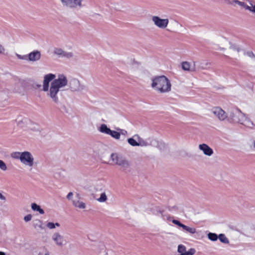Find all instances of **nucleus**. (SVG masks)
<instances>
[{"mask_svg":"<svg viewBox=\"0 0 255 255\" xmlns=\"http://www.w3.org/2000/svg\"><path fill=\"white\" fill-rule=\"evenodd\" d=\"M153 213L156 216L161 217L164 221H171V216L165 213L164 212L161 210L159 207H156L155 210Z\"/></svg>","mask_w":255,"mask_h":255,"instance_id":"13","label":"nucleus"},{"mask_svg":"<svg viewBox=\"0 0 255 255\" xmlns=\"http://www.w3.org/2000/svg\"><path fill=\"white\" fill-rule=\"evenodd\" d=\"M0 169L3 171H5L7 169L5 163L1 160H0Z\"/></svg>","mask_w":255,"mask_h":255,"instance_id":"33","label":"nucleus"},{"mask_svg":"<svg viewBox=\"0 0 255 255\" xmlns=\"http://www.w3.org/2000/svg\"><path fill=\"white\" fill-rule=\"evenodd\" d=\"M151 20L154 25L160 29L166 28L169 23L168 18H161L155 15L151 17Z\"/></svg>","mask_w":255,"mask_h":255,"instance_id":"7","label":"nucleus"},{"mask_svg":"<svg viewBox=\"0 0 255 255\" xmlns=\"http://www.w3.org/2000/svg\"><path fill=\"white\" fill-rule=\"evenodd\" d=\"M136 138L133 137H130L128 139V142L132 146H137V141L136 140Z\"/></svg>","mask_w":255,"mask_h":255,"instance_id":"26","label":"nucleus"},{"mask_svg":"<svg viewBox=\"0 0 255 255\" xmlns=\"http://www.w3.org/2000/svg\"><path fill=\"white\" fill-rule=\"evenodd\" d=\"M55 77V75L52 73L45 75L44 77L42 90L47 92V96L58 106L60 103L58 93L61 89L67 85L68 80L63 74L58 75L56 79Z\"/></svg>","mask_w":255,"mask_h":255,"instance_id":"1","label":"nucleus"},{"mask_svg":"<svg viewBox=\"0 0 255 255\" xmlns=\"http://www.w3.org/2000/svg\"><path fill=\"white\" fill-rule=\"evenodd\" d=\"M31 209L34 211H37L40 214H44V210L41 208L40 206L37 205L36 203H32L31 204Z\"/></svg>","mask_w":255,"mask_h":255,"instance_id":"20","label":"nucleus"},{"mask_svg":"<svg viewBox=\"0 0 255 255\" xmlns=\"http://www.w3.org/2000/svg\"><path fill=\"white\" fill-rule=\"evenodd\" d=\"M52 239L57 246L60 247L63 246L66 243L63 236L59 233H54L52 236Z\"/></svg>","mask_w":255,"mask_h":255,"instance_id":"12","label":"nucleus"},{"mask_svg":"<svg viewBox=\"0 0 255 255\" xmlns=\"http://www.w3.org/2000/svg\"><path fill=\"white\" fill-rule=\"evenodd\" d=\"M123 156L118 155L116 153H112L111 155V159L115 164L118 165Z\"/></svg>","mask_w":255,"mask_h":255,"instance_id":"19","label":"nucleus"},{"mask_svg":"<svg viewBox=\"0 0 255 255\" xmlns=\"http://www.w3.org/2000/svg\"><path fill=\"white\" fill-rule=\"evenodd\" d=\"M218 238L219 240L223 243L228 244L229 243V240L228 238L223 234H221L219 235Z\"/></svg>","mask_w":255,"mask_h":255,"instance_id":"27","label":"nucleus"},{"mask_svg":"<svg viewBox=\"0 0 255 255\" xmlns=\"http://www.w3.org/2000/svg\"><path fill=\"white\" fill-rule=\"evenodd\" d=\"M31 219H32V215L31 214L27 215L26 216H25L24 217V220L26 222H27L30 221L31 220Z\"/></svg>","mask_w":255,"mask_h":255,"instance_id":"37","label":"nucleus"},{"mask_svg":"<svg viewBox=\"0 0 255 255\" xmlns=\"http://www.w3.org/2000/svg\"><path fill=\"white\" fill-rule=\"evenodd\" d=\"M212 113L220 120L224 121L227 118V114L221 108L215 107L212 110Z\"/></svg>","mask_w":255,"mask_h":255,"instance_id":"11","label":"nucleus"},{"mask_svg":"<svg viewBox=\"0 0 255 255\" xmlns=\"http://www.w3.org/2000/svg\"><path fill=\"white\" fill-rule=\"evenodd\" d=\"M73 205L80 209H84L86 208V205L85 203L80 200V195L79 193L76 194V198L72 200Z\"/></svg>","mask_w":255,"mask_h":255,"instance_id":"14","label":"nucleus"},{"mask_svg":"<svg viewBox=\"0 0 255 255\" xmlns=\"http://www.w3.org/2000/svg\"><path fill=\"white\" fill-rule=\"evenodd\" d=\"M92 250L96 255H108L105 246L102 242L96 243L93 245Z\"/></svg>","mask_w":255,"mask_h":255,"instance_id":"8","label":"nucleus"},{"mask_svg":"<svg viewBox=\"0 0 255 255\" xmlns=\"http://www.w3.org/2000/svg\"><path fill=\"white\" fill-rule=\"evenodd\" d=\"M167 209L170 212L173 214L177 213L179 211V208L177 205L168 206L167 207Z\"/></svg>","mask_w":255,"mask_h":255,"instance_id":"21","label":"nucleus"},{"mask_svg":"<svg viewBox=\"0 0 255 255\" xmlns=\"http://www.w3.org/2000/svg\"><path fill=\"white\" fill-rule=\"evenodd\" d=\"M133 137L137 140V146H147L149 145V143L147 141L141 138L137 134L134 135Z\"/></svg>","mask_w":255,"mask_h":255,"instance_id":"17","label":"nucleus"},{"mask_svg":"<svg viewBox=\"0 0 255 255\" xmlns=\"http://www.w3.org/2000/svg\"><path fill=\"white\" fill-rule=\"evenodd\" d=\"M186 251V248L185 246L180 244L178 245V249H177V252L179 254V255H181L182 253H184Z\"/></svg>","mask_w":255,"mask_h":255,"instance_id":"29","label":"nucleus"},{"mask_svg":"<svg viewBox=\"0 0 255 255\" xmlns=\"http://www.w3.org/2000/svg\"><path fill=\"white\" fill-rule=\"evenodd\" d=\"M252 116L253 118L255 119V110L254 111V112L252 114Z\"/></svg>","mask_w":255,"mask_h":255,"instance_id":"42","label":"nucleus"},{"mask_svg":"<svg viewBox=\"0 0 255 255\" xmlns=\"http://www.w3.org/2000/svg\"><path fill=\"white\" fill-rule=\"evenodd\" d=\"M107 199V197L105 193H102L99 198L98 199V201L100 202H105Z\"/></svg>","mask_w":255,"mask_h":255,"instance_id":"31","label":"nucleus"},{"mask_svg":"<svg viewBox=\"0 0 255 255\" xmlns=\"http://www.w3.org/2000/svg\"><path fill=\"white\" fill-rule=\"evenodd\" d=\"M171 221H172V222L173 224H174L175 225H176L182 228H183L184 224L180 223L179 221L175 220V219L172 220Z\"/></svg>","mask_w":255,"mask_h":255,"instance_id":"34","label":"nucleus"},{"mask_svg":"<svg viewBox=\"0 0 255 255\" xmlns=\"http://www.w3.org/2000/svg\"><path fill=\"white\" fill-rule=\"evenodd\" d=\"M69 87L72 91L80 92L83 91L85 86L81 85L78 80L73 79L69 82Z\"/></svg>","mask_w":255,"mask_h":255,"instance_id":"10","label":"nucleus"},{"mask_svg":"<svg viewBox=\"0 0 255 255\" xmlns=\"http://www.w3.org/2000/svg\"><path fill=\"white\" fill-rule=\"evenodd\" d=\"M64 6L69 8L77 9L83 6L84 0H60Z\"/></svg>","mask_w":255,"mask_h":255,"instance_id":"6","label":"nucleus"},{"mask_svg":"<svg viewBox=\"0 0 255 255\" xmlns=\"http://www.w3.org/2000/svg\"><path fill=\"white\" fill-rule=\"evenodd\" d=\"M15 55L19 59L30 62L37 61L41 58V53L38 50H34L27 55H21L17 53Z\"/></svg>","mask_w":255,"mask_h":255,"instance_id":"5","label":"nucleus"},{"mask_svg":"<svg viewBox=\"0 0 255 255\" xmlns=\"http://www.w3.org/2000/svg\"><path fill=\"white\" fill-rule=\"evenodd\" d=\"M118 130L120 131V133H121V135H126L127 134H128V132L125 129H121V128H118L117 129Z\"/></svg>","mask_w":255,"mask_h":255,"instance_id":"36","label":"nucleus"},{"mask_svg":"<svg viewBox=\"0 0 255 255\" xmlns=\"http://www.w3.org/2000/svg\"><path fill=\"white\" fill-rule=\"evenodd\" d=\"M98 130L102 133L107 135H110L111 129L108 127L106 124H102L98 128Z\"/></svg>","mask_w":255,"mask_h":255,"instance_id":"18","label":"nucleus"},{"mask_svg":"<svg viewBox=\"0 0 255 255\" xmlns=\"http://www.w3.org/2000/svg\"><path fill=\"white\" fill-rule=\"evenodd\" d=\"M208 238L212 241H216L217 240L218 237L215 233H209L208 234Z\"/></svg>","mask_w":255,"mask_h":255,"instance_id":"28","label":"nucleus"},{"mask_svg":"<svg viewBox=\"0 0 255 255\" xmlns=\"http://www.w3.org/2000/svg\"><path fill=\"white\" fill-rule=\"evenodd\" d=\"M8 92L6 90L0 91V101L6 100L8 98Z\"/></svg>","mask_w":255,"mask_h":255,"instance_id":"22","label":"nucleus"},{"mask_svg":"<svg viewBox=\"0 0 255 255\" xmlns=\"http://www.w3.org/2000/svg\"><path fill=\"white\" fill-rule=\"evenodd\" d=\"M199 148L200 150H202L206 155L210 156L213 153V149L206 144L203 143L199 144Z\"/></svg>","mask_w":255,"mask_h":255,"instance_id":"15","label":"nucleus"},{"mask_svg":"<svg viewBox=\"0 0 255 255\" xmlns=\"http://www.w3.org/2000/svg\"><path fill=\"white\" fill-rule=\"evenodd\" d=\"M227 116L228 120L232 122L240 123L251 129L255 128V124L251 121L249 116L238 109L229 112Z\"/></svg>","mask_w":255,"mask_h":255,"instance_id":"2","label":"nucleus"},{"mask_svg":"<svg viewBox=\"0 0 255 255\" xmlns=\"http://www.w3.org/2000/svg\"><path fill=\"white\" fill-rule=\"evenodd\" d=\"M182 68L184 71H189L191 70V65L189 62L187 61L183 62L181 63Z\"/></svg>","mask_w":255,"mask_h":255,"instance_id":"24","label":"nucleus"},{"mask_svg":"<svg viewBox=\"0 0 255 255\" xmlns=\"http://www.w3.org/2000/svg\"><path fill=\"white\" fill-rule=\"evenodd\" d=\"M247 55H248L249 56H250V57H251V56H253V55H254L253 53L252 52H251V51L248 52L247 53Z\"/></svg>","mask_w":255,"mask_h":255,"instance_id":"41","label":"nucleus"},{"mask_svg":"<svg viewBox=\"0 0 255 255\" xmlns=\"http://www.w3.org/2000/svg\"><path fill=\"white\" fill-rule=\"evenodd\" d=\"M182 229L184 231L191 234H194L196 232V230L195 228L190 227L185 225H184Z\"/></svg>","mask_w":255,"mask_h":255,"instance_id":"23","label":"nucleus"},{"mask_svg":"<svg viewBox=\"0 0 255 255\" xmlns=\"http://www.w3.org/2000/svg\"><path fill=\"white\" fill-rule=\"evenodd\" d=\"M10 157L14 159L19 160L25 166L31 167L34 165V159L29 151L13 152L10 154Z\"/></svg>","mask_w":255,"mask_h":255,"instance_id":"4","label":"nucleus"},{"mask_svg":"<svg viewBox=\"0 0 255 255\" xmlns=\"http://www.w3.org/2000/svg\"><path fill=\"white\" fill-rule=\"evenodd\" d=\"M118 165L121 167L123 170H126L130 166V163L125 157H123L120 161Z\"/></svg>","mask_w":255,"mask_h":255,"instance_id":"16","label":"nucleus"},{"mask_svg":"<svg viewBox=\"0 0 255 255\" xmlns=\"http://www.w3.org/2000/svg\"><path fill=\"white\" fill-rule=\"evenodd\" d=\"M46 226L48 228L50 229H53L55 228L56 227H59L60 224L58 223H54L52 222H48Z\"/></svg>","mask_w":255,"mask_h":255,"instance_id":"30","label":"nucleus"},{"mask_svg":"<svg viewBox=\"0 0 255 255\" xmlns=\"http://www.w3.org/2000/svg\"><path fill=\"white\" fill-rule=\"evenodd\" d=\"M246 9L249 10V11L253 13H255V5H253L252 3L251 4V6H246Z\"/></svg>","mask_w":255,"mask_h":255,"instance_id":"32","label":"nucleus"},{"mask_svg":"<svg viewBox=\"0 0 255 255\" xmlns=\"http://www.w3.org/2000/svg\"><path fill=\"white\" fill-rule=\"evenodd\" d=\"M0 255H5V254L3 252H0Z\"/></svg>","mask_w":255,"mask_h":255,"instance_id":"44","label":"nucleus"},{"mask_svg":"<svg viewBox=\"0 0 255 255\" xmlns=\"http://www.w3.org/2000/svg\"><path fill=\"white\" fill-rule=\"evenodd\" d=\"M5 48L4 46L0 44V55H5Z\"/></svg>","mask_w":255,"mask_h":255,"instance_id":"35","label":"nucleus"},{"mask_svg":"<svg viewBox=\"0 0 255 255\" xmlns=\"http://www.w3.org/2000/svg\"><path fill=\"white\" fill-rule=\"evenodd\" d=\"M254 146L255 148V141L254 142Z\"/></svg>","mask_w":255,"mask_h":255,"instance_id":"45","label":"nucleus"},{"mask_svg":"<svg viewBox=\"0 0 255 255\" xmlns=\"http://www.w3.org/2000/svg\"><path fill=\"white\" fill-rule=\"evenodd\" d=\"M151 87L160 93H164L171 90V85L166 77L159 76L152 79Z\"/></svg>","mask_w":255,"mask_h":255,"instance_id":"3","label":"nucleus"},{"mask_svg":"<svg viewBox=\"0 0 255 255\" xmlns=\"http://www.w3.org/2000/svg\"><path fill=\"white\" fill-rule=\"evenodd\" d=\"M0 200L5 201L6 198L1 193H0Z\"/></svg>","mask_w":255,"mask_h":255,"instance_id":"39","label":"nucleus"},{"mask_svg":"<svg viewBox=\"0 0 255 255\" xmlns=\"http://www.w3.org/2000/svg\"><path fill=\"white\" fill-rule=\"evenodd\" d=\"M159 236L163 239H165L164 235H160Z\"/></svg>","mask_w":255,"mask_h":255,"instance_id":"43","label":"nucleus"},{"mask_svg":"<svg viewBox=\"0 0 255 255\" xmlns=\"http://www.w3.org/2000/svg\"><path fill=\"white\" fill-rule=\"evenodd\" d=\"M73 193L72 192H69L68 195H67V199L68 200H72V198L73 197Z\"/></svg>","mask_w":255,"mask_h":255,"instance_id":"38","label":"nucleus"},{"mask_svg":"<svg viewBox=\"0 0 255 255\" xmlns=\"http://www.w3.org/2000/svg\"><path fill=\"white\" fill-rule=\"evenodd\" d=\"M55 55L58 58L70 59L73 57V54L71 52L64 51L61 48H55L53 51Z\"/></svg>","mask_w":255,"mask_h":255,"instance_id":"9","label":"nucleus"},{"mask_svg":"<svg viewBox=\"0 0 255 255\" xmlns=\"http://www.w3.org/2000/svg\"><path fill=\"white\" fill-rule=\"evenodd\" d=\"M110 135H111L113 138L118 140L120 138L121 133L118 131L111 130Z\"/></svg>","mask_w":255,"mask_h":255,"instance_id":"25","label":"nucleus"},{"mask_svg":"<svg viewBox=\"0 0 255 255\" xmlns=\"http://www.w3.org/2000/svg\"><path fill=\"white\" fill-rule=\"evenodd\" d=\"M235 3H238V4H239L240 5H242L243 4V3H244V2L240 1H239L238 0H235Z\"/></svg>","mask_w":255,"mask_h":255,"instance_id":"40","label":"nucleus"}]
</instances>
